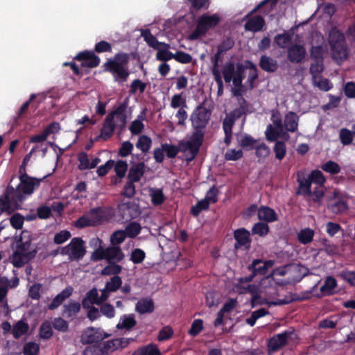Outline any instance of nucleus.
<instances>
[{
    "label": "nucleus",
    "mask_w": 355,
    "mask_h": 355,
    "mask_svg": "<svg viewBox=\"0 0 355 355\" xmlns=\"http://www.w3.org/2000/svg\"><path fill=\"white\" fill-rule=\"evenodd\" d=\"M129 55L127 53H116L113 58L107 59L104 63L105 71L110 72L114 80L124 83L130 75L128 69Z\"/></svg>",
    "instance_id": "nucleus-1"
},
{
    "label": "nucleus",
    "mask_w": 355,
    "mask_h": 355,
    "mask_svg": "<svg viewBox=\"0 0 355 355\" xmlns=\"http://www.w3.org/2000/svg\"><path fill=\"white\" fill-rule=\"evenodd\" d=\"M332 58L337 63L346 60L349 56V51L344 34L336 28L331 29L329 33Z\"/></svg>",
    "instance_id": "nucleus-2"
},
{
    "label": "nucleus",
    "mask_w": 355,
    "mask_h": 355,
    "mask_svg": "<svg viewBox=\"0 0 355 355\" xmlns=\"http://www.w3.org/2000/svg\"><path fill=\"white\" fill-rule=\"evenodd\" d=\"M31 241L30 239L25 241L21 239L18 241L16 249L10 257V262L14 267L21 268L36 257L37 248L31 249Z\"/></svg>",
    "instance_id": "nucleus-3"
},
{
    "label": "nucleus",
    "mask_w": 355,
    "mask_h": 355,
    "mask_svg": "<svg viewBox=\"0 0 355 355\" xmlns=\"http://www.w3.org/2000/svg\"><path fill=\"white\" fill-rule=\"evenodd\" d=\"M221 21L220 16L216 14L205 13L200 15L196 21L195 30L189 35L190 40H197L205 36L210 29L216 28Z\"/></svg>",
    "instance_id": "nucleus-4"
},
{
    "label": "nucleus",
    "mask_w": 355,
    "mask_h": 355,
    "mask_svg": "<svg viewBox=\"0 0 355 355\" xmlns=\"http://www.w3.org/2000/svg\"><path fill=\"white\" fill-rule=\"evenodd\" d=\"M106 220V209L103 207L92 208L74 222V226L78 229L87 227H96L103 224Z\"/></svg>",
    "instance_id": "nucleus-5"
},
{
    "label": "nucleus",
    "mask_w": 355,
    "mask_h": 355,
    "mask_svg": "<svg viewBox=\"0 0 355 355\" xmlns=\"http://www.w3.org/2000/svg\"><path fill=\"white\" fill-rule=\"evenodd\" d=\"M211 116V111L204 106V103L200 104L192 112L190 116L193 134H198L204 139L205 129L209 123Z\"/></svg>",
    "instance_id": "nucleus-6"
},
{
    "label": "nucleus",
    "mask_w": 355,
    "mask_h": 355,
    "mask_svg": "<svg viewBox=\"0 0 355 355\" xmlns=\"http://www.w3.org/2000/svg\"><path fill=\"white\" fill-rule=\"evenodd\" d=\"M61 254L68 255L71 261L82 259L86 254L84 241L80 237L73 238L68 245L62 248Z\"/></svg>",
    "instance_id": "nucleus-7"
},
{
    "label": "nucleus",
    "mask_w": 355,
    "mask_h": 355,
    "mask_svg": "<svg viewBox=\"0 0 355 355\" xmlns=\"http://www.w3.org/2000/svg\"><path fill=\"white\" fill-rule=\"evenodd\" d=\"M203 141L204 139L199 137L198 134L191 133L188 141H181L179 142V152L185 153L187 150L189 151V157L186 159L187 162L189 163L196 158Z\"/></svg>",
    "instance_id": "nucleus-8"
},
{
    "label": "nucleus",
    "mask_w": 355,
    "mask_h": 355,
    "mask_svg": "<svg viewBox=\"0 0 355 355\" xmlns=\"http://www.w3.org/2000/svg\"><path fill=\"white\" fill-rule=\"evenodd\" d=\"M129 99L126 98L119 106L110 112L107 116L114 122V125L119 129V132L122 133L125 129L128 122L127 109Z\"/></svg>",
    "instance_id": "nucleus-9"
},
{
    "label": "nucleus",
    "mask_w": 355,
    "mask_h": 355,
    "mask_svg": "<svg viewBox=\"0 0 355 355\" xmlns=\"http://www.w3.org/2000/svg\"><path fill=\"white\" fill-rule=\"evenodd\" d=\"M274 264V260L269 259L263 261L260 259H254L247 267V269L251 272V274L248 276H245L243 280L245 282H252L254 277L258 275L266 276L268 269L272 268Z\"/></svg>",
    "instance_id": "nucleus-10"
},
{
    "label": "nucleus",
    "mask_w": 355,
    "mask_h": 355,
    "mask_svg": "<svg viewBox=\"0 0 355 355\" xmlns=\"http://www.w3.org/2000/svg\"><path fill=\"white\" fill-rule=\"evenodd\" d=\"M132 338H114L107 340H101L98 343L101 355H110L117 350H121L133 341Z\"/></svg>",
    "instance_id": "nucleus-11"
},
{
    "label": "nucleus",
    "mask_w": 355,
    "mask_h": 355,
    "mask_svg": "<svg viewBox=\"0 0 355 355\" xmlns=\"http://www.w3.org/2000/svg\"><path fill=\"white\" fill-rule=\"evenodd\" d=\"M294 334L293 329L285 330L271 337L268 340V350L270 353L276 352L288 344V338Z\"/></svg>",
    "instance_id": "nucleus-12"
},
{
    "label": "nucleus",
    "mask_w": 355,
    "mask_h": 355,
    "mask_svg": "<svg viewBox=\"0 0 355 355\" xmlns=\"http://www.w3.org/2000/svg\"><path fill=\"white\" fill-rule=\"evenodd\" d=\"M306 51L303 44H292L287 48V59L293 64H300L304 61Z\"/></svg>",
    "instance_id": "nucleus-13"
},
{
    "label": "nucleus",
    "mask_w": 355,
    "mask_h": 355,
    "mask_svg": "<svg viewBox=\"0 0 355 355\" xmlns=\"http://www.w3.org/2000/svg\"><path fill=\"white\" fill-rule=\"evenodd\" d=\"M118 213L122 219L125 221L137 218L140 214L139 207L135 203L131 202L119 205Z\"/></svg>",
    "instance_id": "nucleus-14"
},
{
    "label": "nucleus",
    "mask_w": 355,
    "mask_h": 355,
    "mask_svg": "<svg viewBox=\"0 0 355 355\" xmlns=\"http://www.w3.org/2000/svg\"><path fill=\"white\" fill-rule=\"evenodd\" d=\"M75 60L81 61L83 67L94 68L99 65L101 60L98 56L96 55L94 51H84L78 53Z\"/></svg>",
    "instance_id": "nucleus-15"
},
{
    "label": "nucleus",
    "mask_w": 355,
    "mask_h": 355,
    "mask_svg": "<svg viewBox=\"0 0 355 355\" xmlns=\"http://www.w3.org/2000/svg\"><path fill=\"white\" fill-rule=\"evenodd\" d=\"M234 238L236 240L234 248L239 249L244 247L245 250H249L251 244L250 234L248 230L241 227L234 232Z\"/></svg>",
    "instance_id": "nucleus-16"
},
{
    "label": "nucleus",
    "mask_w": 355,
    "mask_h": 355,
    "mask_svg": "<svg viewBox=\"0 0 355 355\" xmlns=\"http://www.w3.org/2000/svg\"><path fill=\"white\" fill-rule=\"evenodd\" d=\"M108 336L109 334L107 333L102 334L94 328H90L83 333L80 341L83 344H97Z\"/></svg>",
    "instance_id": "nucleus-17"
},
{
    "label": "nucleus",
    "mask_w": 355,
    "mask_h": 355,
    "mask_svg": "<svg viewBox=\"0 0 355 355\" xmlns=\"http://www.w3.org/2000/svg\"><path fill=\"white\" fill-rule=\"evenodd\" d=\"M245 277H242L238 279V282L234 284V287L236 289V291L239 294H245L247 293H250L252 294V304H254L259 297V295L257 293V288L254 285L249 284L248 286H244V283H249L250 282H245L243 280Z\"/></svg>",
    "instance_id": "nucleus-18"
},
{
    "label": "nucleus",
    "mask_w": 355,
    "mask_h": 355,
    "mask_svg": "<svg viewBox=\"0 0 355 355\" xmlns=\"http://www.w3.org/2000/svg\"><path fill=\"white\" fill-rule=\"evenodd\" d=\"M297 182L299 184L297 195H310L311 193V180L301 171L297 173Z\"/></svg>",
    "instance_id": "nucleus-19"
},
{
    "label": "nucleus",
    "mask_w": 355,
    "mask_h": 355,
    "mask_svg": "<svg viewBox=\"0 0 355 355\" xmlns=\"http://www.w3.org/2000/svg\"><path fill=\"white\" fill-rule=\"evenodd\" d=\"M146 165L144 162L134 164L128 171L127 178L133 182H138L146 173Z\"/></svg>",
    "instance_id": "nucleus-20"
},
{
    "label": "nucleus",
    "mask_w": 355,
    "mask_h": 355,
    "mask_svg": "<svg viewBox=\"0 0 355 355\" xmlns=\"http://www.w3.org/2000/svg\"><path fill=\"white\" fill-rule=\"evenodd\" d=\"M15 193V189L11 185H8L5 192L0 197V211L1 212H7L10 214L13 211L10 202L12 200V195Z\"/></svg>",
    "instance_id": "nucleus-21"
},
{
    "label": "nucleus",
    "mask_w": 355,
    "mask_h": 355,
    "mask_svg": "<svg viewBox=\"0 0 355 355\" xmlns=\"http://www.w3.org/2000/svg\"><path fill=\"white\" fill-rule=\"evenodd\" d=\"M125 254L120 246H108L106 248V261L107 263H119L123 260Z\"/></svg>",
    "instance_id": "nucleus-22"
},
{
    "label": "nucleus",
    "mask_w": 355,
    "mask_h": 355,
    "mask_svg": "<svg viewBox=\"0 0 355 355\" xmlns=\"http://www.w3.org/2000/svg\"><path fill=\"white\" fill-rule=\"evenodd\" d=\"M73 288L71 286H67L63 289L60 293H58L48 305L49 310H54L59 307L62 303L67 298H69L73 293Z\"/></svg>",
    "instance_id": "nucleus-23"
},
{
    "label": "nucleus",
    "mask_w": 355,
    "mask_h": 355,
    "mask_svg": "<svg viewBox=\"0 0 355 355\" xmlns=\"http://www.w3.org/2000/svg\"><path fill=\"white\" fill-rule=\"evenodd\" d=\"M259 65L263 71L268 73H274L279 67L277 61L266 55L261 56Z\"/></svg>",
    "instance_id": "nucleus-24"
},
{
    "label": "nucleus",
    "mask_w": 355,
    "mask_h": 355,
    "mask_svg": "<svg viewBox=\"0 0 355 355\" xmlns=\"http://www.w3.org/2000/svg\"><path fill=\"white\" fill-rule=\"evenodd\" d=\"M278 1L279 0H263L250 12V14L260 12L263 15H268L275 8Z\"/></svg>",
    "instance_id": "nucleus-25"
},
{
    "label": "nucleus",
    "mask_w": 355,
    "mask_h": 355,
    "mask_svg": "<svg viewBox=\"0 0 355 355\" xmlns=\"http://www.w3.org/2000/svg\"><path fill=\"white\" fill-rule=\"evenodd\" d=\"M81 304L76 301H70L68 304L63 306L62 315L67 319L73 320L80 312Z\"/></svg>",
    "instance_id": "nucleus-26"
},
{
    "label": "nucleus",
    "mask_w": 355,
    "mask_h": 355,
    "mask_svg": "<svg viewBox=\"0 0 355 355\" xmlns=\"http://www.w3.org/2000/svg\"><path fill=\"white\" fill-rule=\"evenodd\" d=\"M299 117L297 114L290 111L285 114L284 126L285 129L291 132H295L298 128Z\"/></svg>",
    "instance_id": "nucleus-27"
},
{
    "label": "nucleus",
    "mask_w": 355,
    "mask_h": 355,
    "mask_svg": "<svg viewBox=\"0 0 355 355\" xmlns=\"http://www.w3.org/2000/svg\"><path fill=\"white\" fill-rule=\"evenodd\" d=\"M40 180L32 177H28L20 180V184L17 189L20 187L21 191L25 194H31L33 192L35 186L39 187Z\"/></svg>",
    "instance_id": "nucleus-28"
},
{
    "label": "nucleus",
    "mask_w": 355,
    "mask_h": 355,
    "mask_svg": "<svg viewBox=\"0 0 355 355\" xmlns=\"http://www.w3.org/2000/svg\"><path fill=\"white\" fill-rule=\"evenodd\" d=\"M265 24L264 19L260 15H256L247 21L245 24V29L256 33L261 31Z\"/></svg>",
    "instance_id": "nucleus-29"
},
{
    "label": "nucleus",
    "mask_w": 355,
    "mask_h": 355,
    "mask_svg": "<svg viewBox=\"0 0 355 355\" xmlns=\"http://www.w3.org/2000/svg\"><path fill=\"white\" fill-rule=\"evenodd\" d=\"M258 218L261 220L267 223L275 222L278 220V216L275 210L269 207L261 206L258 210Z\"/></svg>",
    "instance_id": "nucleus-30"
},
{
    "label": "nucleus",
    "mask_w": 355,
    "mask_h": 355,
    "mask_svg": "<svg viewBox=\"0 0 355 355\" xmlns=\"http://www.w3.org/2000/svg\"><path fill=\"white\" fill-rule=\"evenodd\" d=\"M116 128H117V127L114 125V122L107 116L105 119L103 127L101 129V133L98 137L105 141L107 140L113 135Z\"/></svg>",
    "instance_id": "nucleus-31"
},
{
    "label": "nucleus",
    "mask_w": 355,
    "mask_h": 355,
    "mask_svg": "<svg viewBox=\"0 0 355 355\" xmlns=\"http://www.w3.org/2000/svg\"><path fill=\"white\" fill-rule=\"evenodd\" d=\"M131 355H162V354L156 344L149 343L139 347Z\"/></svg>",
    "instance_id": "nucleus-32"
},
{
    "label": "nucleus",
    "mask_w": 355,
    "mask_h": 355,
    "mask_svg": "<svg viewBox=\"0 0 355 355\" xmlns=\"http://www.w3.org/2000/svg\"><path fill=\"white\" fill-rule=\"evenodd\" d=\"M137 324L134 314H124L121 316L119 323L116 324L118 329L131 330Z\"/></svg>",
    "instance_id": "nucleus-33"
},
{
    "label": "nucleus",
    "mask_w": 355,
    "mask_h": 355,
    "mask_svg": "<svg viewBox=\"0 0 355 355\" xmlns=\"http://www.w3.org/2000/svg\"><path fill=\"white\" fill-rule=\"evenodd\" d=\"M329 209L335 214H342L347 211L348 205L343 199H336L335 198L329 205Z\"/></svg>",
    "instance_id": "nucleus-34"
},
{
    "label": "nucleus",
    "mask_w": 355,
    "mask_h": 355,
    "mask_svg": "<svg viewBox=\"0 0 355 355\" xmlns=\"http://www.w3.org/2000/svg\"><path fill=\"white\" fill-rule=\"evenodd\" d=\"M336 279L332 276H328L320 287V291L324 295H330L334 293V290L337 287Z\"/></svg>",
    "instance_id": "nucleus-35"
},
{
    "label": "nucleus",
    "mask_w": 355,
    "mask_h": 355,
    "mask_svg": "<svg viewBox=\"0 0 355 355\" xmlns=\"http://www.w3.org/2000/svg\"><path fill=\"white\" fill-rule=\"evenodd\" d=\"M154 309V303L151 299H141L136 304V311L141 314L152 313Z\"/></svg>",
    "instance_id": "nucleus-36"
},
{
    "label": "nucleus",
    "mask_w": 355,
    "mask_h": 355,
    "mask_svg": "<svg viewBox=\"0 0 355 355\" xmlns=\"http://www.w3.org/2000/svg\"><path fill=\"white\" fill-rule=\"evenodd\" d=\"M141 36L148 45L154 49H159L164 44V42H159L155 36H154L149 29L144 30L141 32Z\"/></svg>",
    "instance_id": "nucleus-37"
},
{
    "label": "nucleus",
    "mask_w": 355,
    "mask_h": 355,
    "mask_svg": "<svg viewBox=\"0 0 355 355\" xmlns=\"http://www.w3.org/2000/svg\"><path fill=\"white\" fill-rule=\"evenodd\" d=\"M161 47H162V49L161 48L157 49L158 51L156 54L157 60L166 62L175 58V53L168 51L169 45L168 44L164 43Z\"/></svg>",
    "instance_id": "nucleus-38"
},
{
    "label": "nucleus",
    "mask_w": 355,
    "mask_h": 355,
    "mask_svg": "<svg viewBox=\"0 0 355 355\" xmlns=\"http://www.w3.org/2000/svg\"><path fill=\"white\" fill-rule=\"evenodd\" d=\"M258 140L255 139L251 135L245 134L239 140V146L245 150L254 149Z\"/></svg>",
    "instance_id": "nucleus-39"
},
{
    "label": "nucleus",
    "mask_w": 355,
    "mask_h": 355,
    "mask_svg": "<svg viewBox=\"0 0 355 355\" xmlns=\"http://www.w3.org/2000/svg\"><path fill=\"white\" fill-rule=\"evenodd\" d=\"M28 330V324L22 320H19L13 326L12 334L15 338L18 339L26 334Z\"/></svg>",
    "instance_id": "nucleus-40"
},
{
    "label": "nucleus",
    "mask_w": 355,
    "mask_h": 355,
    "mask_svg": "<svg viewBox=\"0 0 355 355\" xmlns=\"http://www.w3.org/2000/svg\"><path fill=\"white\" fill-rule=\"evenodd\" d=\"M314 234V231L311 228H304L297 234V239L300 243L306 245L313 241Z\"/></svg>",
    "instance_id": "nucleus-41"
},
{
    "label": "nucleus",
    "mask_w": 355,
    "mask_h": 355,
    "mask_svg": "<svg viewBox=\"0 0 355 355\" xmlns=\"http://www.w3.org/2000/svg\"><path fill=\"white\" fill-rule=\"evenodd\" d=\"M152 146V139L150 137L143 135H141L136 143V147L140 150L143 153H146L149 151Z\"/></svg>",
    "instance_id": "nucleus-42"
},
{
    "label": "nucleus",
    "mask_w": 355,
    "mask_h": 355,
    "mask_svg": "<svg viewBox=\"0 0 355 355\" xmlns=\"http://www.w3.org/2000/svg\"><path fill=\"white\" fill-rule=\"evenodd\" d=\"M337 277L340 278L352 287H355V270L344 269L340 270Z\"/></svg>",
    "instance_id": "nucleus-43"
},
{
    "label": "nucleus",
    "mask_w": 355,
    "mask_h": 355,
    "mask_svg": "<svg viewBox=\"0 0 355 355\" xmlns=\"http://www.w3.org/2000/svg\"><path fill=\"white\" fill-rule=\"evenodd\" d=\"M274 41L275 44L281 49H285L292 41V35L288 32H284L282 34H277Z\"/></svg>",
    "instance_id": "nucleus-44"
},
{
    "label": "nucleus",
    "mask_w": 355,
    "mask_h": 355,
    "mask_svg": "<svg viewBox=\"0 0 355 355\" xmlns=\"http://www.w3.org/2000/svg\"><path fill=\"white\" fill-rule=\"evenodd\" d=\"M246 67L243 64H237L236 71L233 78V85L234 87L243 85V80L245 78V70Z\"/></svg>",
    "instance_id": "nucleus-45"
},
{
    "label": "nucleus",
    "mask_w": 355,
    "mask_h": 355,
    "mask_svg": "<svg viewBox=\"0 0 355 355\" xmlns=\"http://www.w3.org/2000/svg\"><path fill=\"white\" fill-rule=\"evenodd\" d=\"M39 334L42 339H50L53 335L52 323L48 320L43 322L40 327Z\"/></svg>",
    "instance_id": "nucleus-46"
},
{
    "label": "nucleus",
    "mask_w": 355,
    "mask_h": 355,
    "mask_svg": "<svg viewBox=\"0 0 355 355\" xmlns=\"http://www.w3.org/2000/svg\"><path fill=\"white\" fill-rule=\"evenodd\" d=\"M141 230V227L139 223L131 222L127 225L125 230V234L130 239H134L138 236Z\"/></svg>",
    "instance_id": "nucleus-47"
},
{
    "label": "nucleus",
    "mask_w": 355,
    "mask_h": 355,
    "mask_svg": "<svg viewBox=\"0 0 355 355\" xmlns=\"http://www.w3.org/2000/svg\"><path fill=\"white\" fill-rule=\"evenodd\" d=\"M209 208V202L207 200L202 199L191 207L190 213L193 216H198L202 211L208 210Z\"/></svg>",
    "instance_id": "nucleus-48"
},
{
    "label": "nucleus",
    "mask_w": 355,
    "mask_h": 355,
    "mask_svg": "<svg viewBox=\"0 0 355 355\" xmlns=\"http://www.w3.org/2000/svg\"><path fill=\"white\" fill-rule=\"evenodd\" d=\"M321 169L331 175H336L340 172L341 168L338 163L329 160L321 166Z\"/></svg>",
    "instance_id": "nucleus-49"
},
{
    "label": "nucleus",
    "mask_w": 355,
    "mask_h": 355,
    "mask_svg": "<svg viewBox=\"0 0 355 355\" xmlns=\"http://www.w3.org/2000/svg\"><path fill=\"white\" fill-rule=\"evenodd\" d=\"M122 270V267L117 264V263H108V265L106 266L101 271L102 275H114L119 276Z\"/></svg>",
    "instance_id": "nucleus-50"
},
{
    "label": "nucleus",
    "mask_w": 355,
    "mask_h": 355,
    "mask_svg": "<svg viewBox=\"0 0 355 355\" xmlns=\"http://www.w3.org/2000/svg\"><path fill=\"white\" fill-rule=\"evenodd\" d=\"M113 167L114 168L116 175L119 179H122L123 178L125 177L128 170V164L126 161L119 159L116 163L114 162V165Z\"/></svg>",
    "instance_id": "nucleus-51"
},
{
    "label": "nucleus",
    "mask_w": 355,
    "mask_h": 355,
    "mask_svg": "<svg viewBox=\"0 0 355 355\" xmlns=\"http://www.w3.org/2000/svg\"><path fill=\"white\" fill-rule=\"evenodd\" d=\"M324 61L313 60L310 65V73L313 79H316L324 71Z\"/></svg>",
    "instance_id": "nucleus-52"
},
{
    "label": "nucleus",
    "mask_w": 355,
    "mask_h": 355,
    "mask_svg": "<svg viewBox=\"0 0 355 355\" xmlns=\"http://www.w3.org/2000/svg\"><path fill=\"white\" fill-rule=\"evenodd\" d=\"M269 232V226L266 223L258 222L255 223L252 229V234H257L263 237Z\"/></svg>",
    "instance_id": "nucleus-53"
},
{
    "label": "nucleus",
    "mask_w": 355,
    "mask_h": 355,
    "mask_svg": "<svg viewBox=\"0 0 355 355\" xmlns=\"http://www.w3.org/2000/svg\"><path fill=\"white\" fill-rule=\"evenodd\" d=\"M273 150L275 154V158L280 161L282 160L286 154V146L285 142L276 141Z\"/></svg>",
    "instance_id": "nucleus-54"
},
{
    "label": "nucleus",
    "mask_w": 355,
    "mask_h": 355,
    "mask_svg": "<svg viewBox=\"0 0 355 355\" xmlns=\"http://www.w3.org/2000/svg\"><path fill=\"white\" fill-rule=\"evenodd\" d=\"M147 84L146 83L142 82L139 79H135L132 80L130 85V94H135L137 91L139 92V94H143L146 88Z\"/></svg>",
    "instance_id": "nucleus-55"
},
{
    "label": "nucleus",
    "mask_w": 355,
    "mask_h": 355,
    "mask_svg": "<svg viewBox=\"0 0 355 355\" xmlns=\"http://www.w3.org/2000/svg\"><path fill=\"white\" fill-rule=\"evenodd\" d=\"M53 327L60 332L65 333L69 330V323L63 318H55L52 321Z\"/></svg>",
    "instance_id": "nucleus-56"
},
{
    "label": "nucleus",
    "mask_w": 355,
    "mask_h": 355,
    "mask_svg": "<svg viewBox=\"0 0 355 355\" xmlns=\"http://www.w3.org/2000/svg\"><path fill=\"white\" fill-rule=\"evenodd\" d=\"M127 237L123 230H117L112 233L110 236V243L113 246H119Z\"/></svg>",
    "instance_id": "nucleus-57"
},
{
    "label": "nucleus",
    "mask_w": 355,
    "mask_h": 355,
    "mask_svg": "<svg viewBox=\"0 0 355 355\" xmlns=\"http://www.w3.org/2000/svg\"><path fill=\"white\" fill-rule=\"evenodd\" d=\"M122 279L119 276H113L109 282H106L105 288L110 292H115L121 288Z\"/></svg>",
    "instance_id": "nucleus-58"
},
{
    "label": "nucleus",
    "mask_w": 355,
    "mask_h": 355,
    "mask_svg": "<svg viewBox=\"0 0 355 355\" xmlns=\"http://www.w3.org/2000/svg\"><path fill=\"white\" fill-rule=\"evenodd\" d=\"M203 329V320L202 319H195L192 323L191 328L188 331V334L192 336H197Z\"/></svg>",
    "instance_id": "nucleus-59"
},
{
    "label": "nucleus",
    "mask_w": 355,
    "mask_h": 355,
    "mask_svg": "<svg viewBox=\"0 0 355 355\" xmlns=\"http://www.w3.org/2000/svg\"><path fill=\"white\" fill-rule=\"evenodd\" d=\"M339 137L341 144L347 146L351 144L353 141V133L347 128H343L340 130Z\"/></svg>",
    "instance_id": "nucleus-60"
},
{
    "label": "nucleus",
    "mask_w": 355,
    "mask_h": 355,
    "mask_svg": "<svg viewBox=\"0 0 355 355\" xmlns=\"http://www.w3.org/2000/svg\"><path fill=\"white\" fill-rule=\"evenodd\" d=\"M152 204L155 206L161 205L165 200V196L161 189H157L150 194Z\"/></svg>",
    "instance_id": "nucleus-61"
},
{
    "label": "nucleus",
    "mask_w": 355,
    "mask_h": 355,
    "mask_svg": "<svg viewBox=\"0 0 355 355\" xmlns=\"http://www.w3.org/2000/svg\"><path fill=\"white\" fill-rule=\"evenodd\" d=\"M134 146L130 141H123L118 151V155L121 157H126L132 154Z\"/></svg>",
    "instance_id": "nucleus-62"
},
{
    "label": "nucleus",
    "mask_w": 355,
    "mask_h": 355,
    "mask_svg": "<svg viewBox=\"0 0 355 355\" xmlns=\"http://www.w3.org/2000/svg\"><path fill=\"white\" fill-rule=\"evenodd\" d=\"M254 149L255 155L259 159H265L270 153L269 147L264 143L257 144Z\"/></svg>",
    "instance_id": "nucleus-63"
},
{
    "label": "nucleus",
    "mask_w": 355,
    "mask_h": 355,
    "mask_svg": "<svg viewBox=\"0 0 355 355\" xmlns=\"http://www.w3.org/2000/svg\"><path fill=\"white\" fill-rule=\"evenodd\" d=\"M40 351V346L35 342L26 343L23 348L24 355H37Z\"/></svg>",
    "instance_id": "nucleus-64"
}]
</instances>
